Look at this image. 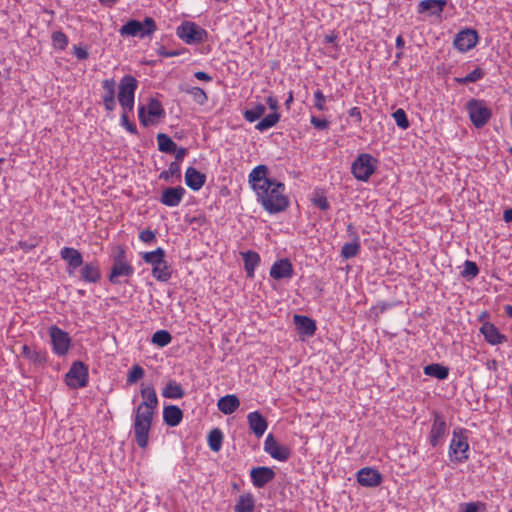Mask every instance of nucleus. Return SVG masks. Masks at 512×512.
Returning a JSON list of instances; mask_svg holds the SVG:
<instances>
[{"label":"nucleus","mask_w":512,"mask_h":512,"mask_svg":"<svg viewBox=\"0 0 512 512\" xmlns=\"http://www.w3.org/2000/svg\"><path fill=\"white\" fill-rule=\"evenodd\" d=\"M269 168L260 164L248 175V183L256 194L257 202L269 214H277L289 207V199L285 194L284 183L268 178Z\"/></svg>","instance_id":"nucleus-1"},{"label":"nucleus","mask_w":512,"mask_h":512,"mask_svg":"<svg viewBox=\"0 0 512 512\" xmlns=\"http://www.w3.org/2000/svg\"><path fill=\"white\" fill-rule=\"evenodd\" d=\"M138 88V81L132 75H125L121 78L120 83L118 85V102L122 108L121 115V125L126 128V130L136 135L138 133L137 127L134 123L130 122L128 119V113L132 112L134 109L135 102V92Z\"/></svg>","instance_id":"nucleus-2"},{"label":"nucleus","mask_w":512,"mask_h":512,"mask_svg":"<svg viewBox=\"0 0 512 512\" xmlns=\"http://www.w3.org/2000/svg\"><path fill=\"white\" fill-rule=\"evenodd\" d=\"M140 256L142 260L151 265L152 276L160 282H167L172 276V267L166 261V252L162 247H158L153 251L141 252Z\"/></svg>","instance_id":"nucleus-3"},{"label":"nucleus","mask_w":512,"mask_h":512,"mask_svg":"<svg viewBox=\"0 0 512 512\" xmlns=\"http://www.w3.org/2000/svg\"><path fill=\"white\" fill-rule=\"evenodd\" d=\"M154 413V411L139 406L133 410L134 440L140 448H146L148 445Z\"/></svg>","instance_id":"nucleus-4"},{"label":"nucleus","mask_w":512,"mask_h":512,"mask_svg":"<svg viewBox=\"0 0 512 512\" xmlns=\"http://www.w3.org/2000/svg\"><path fill=\"white\" fill-rule=\"evenodd\" d=\"M135 269L126 257V251L123 247L118 248V252L113 256V264L108 275L111 284H121V278H125L127 282L134 275Z\"/></svg>","instance_id":"nucleus-5"},{"label":"nucleus","mask_w":512,"mask_h":512,"mask_svg":"<svg viewBox=\"0 0 512 512\" xmlns=\"http://www.w3.org/2000/svg\"><path fill=\"white\" fill-rule=\"evenodd\" d=\"M379 160L369 153H360L351 165V173L361 182H368L376 172Z\"/></svg>","instance_id":"nucleus-6"},{"label":"nucleus","mask_w":512,"mask_h":512,"mask_svg":"<svg viewBox=\"0 0 512 512\" xmlns=\"http://www.w3.org/2000/svg\"><path fill=\"white\" fill-rule=\"evenodd\" d=\"M157 30L156 22L151 17H145L143 22L135 19L129 20L121 26L119 33L121 36H132L145 38L151 36Z\"/></svg>","instance_id":"nucleus-7"},{"label":"nucleus","mask_w":512,"mask_h":512,"mask_svg":"<svg viewBox=\"0 0 512 512\" xmlns=\"http://www.w3.org/2000/svg\"><path fill=\"white\" fill-rule=\"evenodd\" d=\"M469 119L476 128L485 126L491 116L492 111L484 100L470 99L466 104Z\"/></svg>","instance_id":"nucleus-8"},{"label":"nucleus","mask_w":512,"mask_h":512,"mask_svg":"<svg viewBox=\"0 0 512 512\" xmlns=\"http://www.w3.org/2000/svg\"><path fill=\"white\" fill-rule=\"evenodd\" d=\"M177 36L186 44H200L207 40L208 33L194 22H183L177 28Z\"/></svg>","instance_id":"nucleus-9"},{"label":"nucleus","mask_w":512,"mask_h":512,"mask_svg":"<svg viewBox=\"0 0 512 512\" xmlns=\"http://www.w3.org/2000/svg\"><path fill=\"white\" fill-rule=\"evenodd\" d=\"M469 444L467 436L462 430H454L449 445V456L456 463H463L468 459Z\"/></svg>","instance_id":"nucleus-10"},{"label":"nucleus","mask_w":512,"mask_h":512,"mask_svg":"<svg viewBox=\"0 0 512 512\" xmlns=\"http://www.w3.org/2000/svg\"><path fill=\"white\" fill-rule=\"evenodd\" d=\"M88 378L87 365L82 361H75L65 375V382L72 389H80L88 385Z\"/></svg>","instance_id":"nucleus-11"},{"label":"nucleus","mask_w":512,"mask_h":512,"mask_svg":"<svg viewBox=\"0 0 512 512\" xmlns=\"http://www.w3.org/2000/svg\"><path fill=\"white\" fill-rule=\"evenodd\" d=\"M49 336L51 338L52 351L57 356H65L71 348V338L69 334L56 325L49 327Z\"/></svg>","instance_id":"nucleus-12"},{"label":"nucleus","mask_w":512,"mask_h":512,"mask_svg":"<svg viewBox=\"0 0 512 512\" xmlns=\"http://www.w3.org/2000/svg\"><path fill=\"white\" fill-rule=\"evenodd\" d=\"M263 448L273 459L280 462L287 461L292 454L291 448L279 443L272 434L267 435Z\"/></svg>","instance_id":"nucleus-13"},{"label":"nucleus","mask_w":512,"mask_h":512,"mask_svg":"<svg viewBox=\"0 0 512 512\" xmlns=\"http://www.w3.org/2000/svg\"><path fill=\"white\" fill-rule=\"evenodd\" d=\"M447 424L444 416L439 412L433 413V421L428 436V441L432 447L442 445L446 435Z\"/></svg>","instance_id":"nucleus-14"},{"label":"nucleus","mask_w":512,"mask_h":512,"mask_svg":"<svg viewBox=\"0 0 512 512\" xmlns=\"http://www.w3.org/2000/svg\"><path fill=\"white\" fill-rule=\"evenodd\" d=\"M478 40L479 36L475 30L464 29L456 34L453 44L460 52H467L477 45Z\"/></svg>","instance_id":"nucleus-15"},{"label":"nucleus","mask_w":512,"mask_h":512,"mask_svg":"<svg viewBox=\"0 0 512 512\" xmlns=\"http://www.w3.org/2000/svg\"><path fill=\"white\" fill-rule=\"evenodd\" d=\"M275 476V471L267 466H257L250 470L251 482L258 489L265 487Z\"/></svg>","instance_id":"nucleus-16"},{"label":"nucleus","mask_w":512,"mask_h":512,"mask_svg":"<svg viewBox=\"0 0 512 512\" xmlns=\"http://www.w3.org/2000/svg\"><path fill=\"white\" fill-rule=\"evenodd\" d=\"M101 86L103 89L102 104L107 112H112L116 108V81L114 78L104 79Z\"/></svg>","instance_id":"nucleus-17"},{"label":"nucleus","mask_w":512,"mask_h":512,"mask_svg":"<svg viewBox=\"0 0 512 512\" xmlns=\"http://www.w3.org/2000/svg\"><path fill=\"white\" fill-rule=\"evenodd\" d=\"M269 274L275 280L291 279L294 275V268L288 258H282L272 264Z\"/></svg>","instance_id":"nucleus-18"},{"label":"nucleus","mask_w":512,"mask_h":512,"mask_svg":"<svg viewBox=\"0 0 512 512\" xmlns=\"http://www.w3.org/2000/svg\"><path fill=\"white\" fill-rule=\"evenodd\" d=\"M186 193L182 186L165 188L160 196V203L167 207H177Z\"/></svg>","instance_id":"nucleus-19"},{"label":"nucleus","mask_w":512,"mask_h":512,"mask_svg":"<svg viewBox=\"0 0 512 512\" xmlns=\"http://www.w3.org/2000/svg\"><path fill=\"white\" fill-rule=\"evenodd\" d=\"M80 267V280L84 283L96 284L101 280L102 274L97 260L83 262V265Z\"/></svg>","instance_id":"nucleus-20"},{"label":"nucleus","mask_w":512,"mask_h":512,"mask_svg":"<svg viewBox=\"0 0 512 512\" xmlns=\"http://www.w3.org/2000/svg\"><path fill=\"white\" fill-rule=\"evenodd\" d=\"M357 481L363 487H377L382 482V475L376 469L365 467L357 472Z\"/></svg>","instance_id":"nucleus-21"},{"label":"nucleus","mask_w":512,"mask_h":512,"mask_svg":"<svg viewBox=\"0 0 512 512\" xmlns=\"http://www.w3.org/2000/svg\"><path fill=\"white\" fill-rule=\"evenodd\" d=\"M60 256L67 263L69 275L82 266L84 262L82 254L72 247H63L60 250Z\"/></svg>","instance_id":"nucleus-22"},{"label":"nucleus","mask_w":512,"mask_h":512,"mask_svg":"<svg viewBox=\"0 0 512 512\" xmlns=\"http://www.w3.org/2000/svg\"><path fill=\"white\" fill-rule=\"evenodd\" d=\"M21 355L31 361L35 366H44L48 360L46 350L37 347H31L24 344L21 347Z\"/></svg>","instance_id":"nucleus-23"},{"label":"nucleus","mask_w":512,"mask_h":512,"mask_svg":"<svg viewBox=\"0 0 512 512\" xmlns=\"http://www.w3.org/2000/svg\"><path fill=\"white\" fill-rule=\"evenodd\" d=\"M293 321L299 335L311 337L315 334L316 323L308 316L295 314Z\"/></svg>","instance_id":"nucleus-24"},{"label":"nucleus","mask_w":512,"mask_h":512,"mask_svg":"<svg viewBox=\"0 0 512 512\" xmlns=\"http://www.w3.org/2000/svg\"><path fill=\"white\" fill-rule=\"evenodd\" d=\"M447 4V0H422L417 6L420 14L428 13L431 16H441Z\"/></svg>","instance_id":"nucleus-25"},{"label":"nucleus","mask_w":512,"mask_h":512,"mask_svg":"<svg viewBox=\"0 0 512 512\" xmlns=\"http://www.w3.org/2000/svg\"><path fill=\"white\" fill-rule=\"evenodd\" d=\"M247 422L250 430L258 438L264 435L268 427L267 420L258 411L248 413Z\"/></svg>","instance_id":"nucleus-26"},{"label":"nucleus","mask_w":512,"mask_h":512,"mask_svg":"<svg viewBox=\"0 0 512 512\" xmlns=\"http://www.w3.org/2000/svg\"><path fill=\"white\" fill-rule=\"evenodd\" d=\"M480 332L491 345H499L506 341V336L500 333L493 323L485 322L481 326Z\"/></svg>","instance_id":"nucleus-27"},{"label":"nucleus","mask_w":512,"mask_h":512,"mask_svg":"<svg viewBox=\"0 0 512 512\" xmlns=\"http://www.w3.org/2000/svg\"><path fill=\"white\" fill-rule=\"evenodd\" d=\"M206 175L194 167H188L185 171V183L193 191H199L205 184Z\"/></svg>","instance_id":"nucleus-28"},{"label":"nucleus","mask_w":512,"mask_h":512,"mask_svg":"<svg viewBox=\"0 0 512 512\" xmlns=\"http://www.w3.org/2000/svg\"><path fill=\"white\" fill-rule=\"evenodd\" d=\"M244 261V269L248 278H253L256 268L259 266L261 258L255 251H246L240 253Z\"/></svg>","instance_id":"nucleus-29"},{"label":"nucleus","mask_w":512,"mask_h":512,"mask_svg":"<svg viewBox=\"0 0 512 512\" xmlns=\"http://www.w3.org/2000/svg\"><path fill=\"white\" fill-rule=\"evenodd\" d=\"M240 406L239 398L234 394H228L218 400L217 407L225 415L234 413Z\"/></svg>","instance_id":"nucleus-30"},{"label":"nucleus","mask_w":512,"mask_h":512,"mask_svg":"<svg viewBox=\"0 0 512 512\" xmlns=\"http://www.w3.org/2000/svg\"><path fill=\"white\" fill-rule=\"evenodd\" d=\"M183 419L182 410L176 405H168L163 409V420L170 427L178 426Z\"/></svg>","instance_id":"nucleus-31"},{"label":"nucleus","mask_w":512,"mask_h":512,"mask_svg":"<svg viewBox=\"0 0 512 512\" xmlns=\"http://www.w3.org/2000/svg\"><path fill=\"white\" fill-rule=\"evenodd\" d=\"M141 396L143 401L138 406L155 412L158 407V397L155 389L152 386L143 387Z\"/></svg>","instance_id":"nucleus-32"},{"label":"nucleus","mask_w":512,"mask_h":512,"mask_svg":"<svg viewBox=\"0 0 512 512\" xmlns=\"http://www.w3.org/2000/svg\"><path fill=\"white\" fill-rule=\"evenodd\" d=\"M255 497L251 492H246L239 495L234 506V512H254Z\"/></svg>","instance_id":"nucleus-33"},{"label":"nucleus","mask_w":512,"mask_h":512,"mask_svg":"<svg viewBox=\"0 0 512 512\" xmlns=\"http://www.w3.org/2000/svg\"><path fill=\"white\" fill-rule=\"evenodd\" d=\"M162 396L167 399H181L184 396L182 386L175 380H169L162 390Z\"/></svg>","instance_id":"nucleus-34"},{"label":"nucleus","mask_w":512,"mask_h":512,"mask_svg":"<svg viewBox=\"0 0 512 512\" xmlns=\"http://www.w3.org/2000/svg\"><path fill=\"white\" fill-rule=\"evenodd\" d=\"M361 249L360 239L355 235L352 242L345 243L341 248V257L344 259H351L356 257Z\"/></svg>","instance_id":"nucleus-35"},{"label":"nucleus","mask_w":512,"mask_h":512,"mask_svg":"<svg viewBox=\"0 0 512 512\" xmlns=\"http://www.w3.org/2000/svg\"><path fill=\"white\" fill-rule=\"evenodd\" d=\"M424 374L438 380H445L449 375V369L441 364L433 363L424 367Z\"/></svg>","instance_id":"nucleus-36"},{"label":"nucleus","mask_w":512,"mask_h":512,"mask_svg":"<svg viewBox=\"0 0 512 512\" xmlns=\"http://www.w3.org/2000/svg\"><path fill=\"white\" fill-rule=\"evenodd\" d=\"M280 120V114L278 112H272L262 118L255 126L256 130L264 132L274 127Z\"/></svg>","instance_id":"nucleus-37"},{"label":"nucleus","mask_w":512,"mask_h":512,"mask_svg":"<svg viewBox=\"0 0 512 512\" xmlns=\"http://www.w3.org/2000/svg\"><path fill=\"white\" fill-rule=\"evenodd\" d=\"M159 151L163 153H174L176 151V143L166 134L159 133L156 137Z\"/></svg>","instance_id":"nucleus-38"},{"label":"nucleus","mask_w":512,"mask_h":512,"mask_svg":"<svg viewBox=\"0 0 512 512\" xmlns=\"http://www.w3.org/2000/svg\"><path fill=\"white\" fill-rule=\"evenodd\" d=\"M208 446L213 452H218L222 448L223 433L219 428L212 429L208 434Z\"/></svg>","instance_id":"nucleus-39"},{"label":"nucleus","mask_w":512,"mask_h":512,"mask_svg":"<svg viewBox=\"0 0 512 512\" xmlns=\"http://www.w3.org/2000/svg\"><path fill=\"white\" fill-rule=\"evenodd\" d=\"M265 111H266L265 105L258 103L256 105H254L252 108H250L244 112V118L248 122L253 123V122L257 121L258 119H260L264 115Z\"/></svg>","instance_id":"nucleus-40"},{"label":"nucleus","mask_w":512,"mask_h":512,"mask_svg":"<svg viewBox=\"0 0 512 512\" xmlns=\"http://www.w3.org/2000/svg\"><path fill=\"white\" fill-rule=\"evenodd\" d=\"M485 75V72L480 68H475L472 72L467 74L465 77H456L455 81L458 84L474 83L481 80Z\"/></svg>","instance_id":"nucleus-41"},{"label":"nucleus","mask_w":512,"mask_h":512,"mask_svg":"<svg viewBox=\"0 0 512 512\" xmlns=\"http://www.w3.org/2000/svg\"><path fill=\"white\" fill-rule=\"evenodd\" d=\"M151 341L159 347H165L171 343L172 336L167 330H158L153 334Z\"/></svg>","instance_id":"nucleus-42"},{"label":"nucleus","mask_w":512,"mask_h":512,"mask_svg":"<svg viewBox=\"0 0 512 512\" xmlns=\"http://www.w3.org/2000/svg\"><path fill=\"white\" fill-rule=\"evenodd\" d=\"M171 177H181L180 164L177 162H171L168 169L159 174V179L164 181H169Z\"/></svg>","instance_id":"nucleus-43"},{"label":"nucleus","mask_w":512,"mask_h":512,"mask_svg":"<svg viewBox=\"0 0 512 512\" xmlns=\"http://www.w3.org/2000/svg\"><path fill=\"white\" fill-rule=\"evenodd\" d=\"M185 92L189 94L193 98V100L199 105H204L208 101L207 94L200 87H189L185 90Z\"/></svg>","instance_id":"nucleus-44"},{"label":"nucleus","mask_w":512,"mask_h":512,"mask_svg":"<svg viewBox=\"0 0 512 512\" xmlns=\"http://www.w3.org/2000/svg\"><path fill=\"white\" fill-rule=\"evenodd\" d=\"M148 115L151 117L161 118L165 115L164 108L160 101L151 98L148 103Z\"/></svg>","instance_id":"nucleus-45"},{"label":"nucleus","mask_w":512,"mask_h":512,"mask_svg":"<svg viewBox=\"0 0 512 512\" xmlns=\"http://www.w3.org/2000/svg\"><path fill=\"white\" fill-rule=\"evenodd\" d=\"M145 375L144 369L140 365H134L128 372L126 382L128 385L135 384Z\"/></svg>","instance_id":"nucleus-46"},{"label":"nucleus","mask_w":512,"mask_h":512,"mask_svg":"<svg viewBox=\"0 0 512 512\" xmlns=\"http://www.w3.org/2000/svg\"><path fill=\"white\" fill-rule=\"evenodd\" d=\"M54 48L64 50L68 46V37L62 31H55L51 36Z\"/></svg>","instance_id":"nucleus-47"},{"label":"nucleus","mask_w":512,"mask_h":512,"mask_svg":"<svg viewBox=\"0 0 512 512\" xmlns=\"http://www.w3.org/2000/svg\"><path fill=\"white\" fill-rule=\"evenodd\" d=\"M459 512H486V504L480 501L463 503Z\"/></svg>","instance_id":"nucleus-48"},{"label":"nucleus","mask_w":512,"mask_h":512,"mask_svg":"<svg viewBox=\"0 0 512 512\" xmlns=\"http://www.w3.org/2000/svg\"><path fill=\"white\" fill-rule=\"evenodd\" d=\"M479 273L478 266L475 262L466 260L464 262V268L461 272V275L465 278H475Z\"/></svg>","instance_id":"nucleus-49"},{"label":"nucleus","mask_w":512,"mask_h":512,"mask_svg":"<svg viewBox=\"0 0 512 512\" xmlns=\"http://www.w3.org/2000/svg\"><path fill=\"white\" fill-rule=\"evenodd\" d=\"M393 119L396 122L397 126L401 129L405 130L409 127V120L407 118L406 112L399 108L393 114Z\"/></svg>","instance_id":"nucleus-50"},{"label":"nucleus","mask_w":512,"mask_h":512,"mask_svg":"<svg viewBox=\"0 0 512 512\" xmlns=\"http://www.w3.org/2000/svg\"><path fill=\"white\" fill-rule=\"evenodd\" d=\"M314 97V107L319 111H327L328 108L326 106V97L320 89H317L313 93Z\"/></svg>","instance_id":"nucleus-51"},{"label":"nucleus","mask_w":512,"mask_h":512,"mask_svg":"<svg viewBox=\"0 0 512 512\" xmlns=\"http://www.w3.org/2000/svg\"><path fill=\"white\" fill-rule=\"evenodd\" d=\"M40 242V238L38 237H30L29 239L27 240H21L17 243V246L24 250L25 252H29L31 251L33 248H35L36 246H38Z\"/></svg>","instance_id":"nucleus-52"},{"label":"nucleus","mask_w":512,"mask_h":512,"mask_svg":"<svg viewBox=\"0 0 512 512\" xmlns=\"http://www.w3.org/2000/svg\"><path fill=\"white\" fill-rule=\"evenodd\" d=\"M139 239L143 243L151 244L156 241V233L151 229H145L139 233Z\"/></svg>","instance_id":"nucleus-53"},{"label":"nucleus","mask_w":512,"mask_h":512,"mask_svg":"<svg viewBox=\"0 0 512 512\" xmlns=\"http://www.w3.org/2000/svg\"><path fill=\"white\" fill-rule=\"evenodd\" d=\"M310 123L313 125L314 128L318 130H325L329 127V121L326 119H321L316 116L310 117Z\"/></svg>","instance_id":"nucleus-54"},{"label":"nucleus","mask_w":512,"mask_h":512,"mask_svg":"<svg viewBox=\"0 0 512 512\" xmlns=\"http://www.w3.org/2000/svg\"><path fill=\"white\" fill-rule=\"evenodd\" d=\"M157 53H158V55L165 57V58L176 57L181 54L180 51H178V50H167L164 46H161L157 50Z\"/></svg>","instance_id":"nucleus-55"},{"label":"nucleus","mask_w":512,"mask_h":512,"mask_svg":"<svg viewBox=\"0 0 512 512\" xmlns=\"http://www.w3.org/2000/svg\"><path fill=\"white\" fill-rule=\"evenodd\" d=\"M349 116L354 119V122L359 125L362 121V113L359 107H352L349 112Z\"/></svg>","instance_id":"nucleus-56"},{"label":"nucleus","mask_w":512,"mask_h":512,"mask_svg":"<svg viewBox=\"0 0 512 512\" xmlns=\"http://www.w3.org/2000/svg\"><path fill=\"white\" fill-rule=\"evenodd\" d=\"M73 50L75 57L79 60H85L89 56L88 51L81 46H74Z\"/></svg>","instance_id":"nucleus-57"},{"label":"nucleus","mask_w":512,"mask_h":512,"mask_svg":"<svg viewBox=\"0 0 512 512\" xmlns=\"http://www.w3.org/2000/svg\"><path fill=\"white\" fill-rule=\"evenodd\" d=\"M314 204L320 209V210H323V211H326L329 209L330 207V204L328 202V200L325 198V197H319L317 199L314 200Z\"/></svg>","instance_id":"nucleus-58"},{"label":"nucleus","mask_w":512,"mask_h":512,"mask_svg":"<svg viewBox=\"0 0 512 512\" xmlns=\"http://www.w3.org/2000/svg\"><path fill=\"white\" fill-rule=\"evenodd\" d=\"M175 153V161L180 164V162L184 159V157L188 154V150L184 147L177 148Z\"/></svg>","instance_id":"nucleus-59"},{"label":"nucleus","mask_w":512,"mask_h":512,"mask_svg":"<svg viewBox=\"0 0 512 512\" xmlns=\"http://www.w3.org/2000/svg\"><path fill=\"white\" fill-rule=\"evenodd\" d=\"M266 103L268 105V107L273 111V112H277L278 108H279V102H278V99L274 96H268L267 99H266Z\"/></svg>","instance_id":"nucleus-60"},{"label":"nucleus","mask_w":512,"mask_h":512,"mask_svg":"<svg viewBox=\"0 0 512 512\" xmlns=\"http://www.w3.org/2000/svg\"><path fill=\"white\" fill-rule=\"evenodd\" d=\"M138 117H139L140 123L144 127H147L149 125L150 121L145 116V107L144 106H140L139 107V109H138Z\"/></svg>","instance_id":"nucleus-61"},{"label":"nucleus","mask_w":512,"mask_h":512,"mask_svg":"<svg viewBox=\"0 0 512 512\" xmlns=\"http://www.w3.org/2000/svg\"><path fill=\"white\" fill-rule=\"evenodd\" d=\"M194 76L196 79L200 80V81H205V82H211L212 81V76H210L208 73L204 72V71H197L194 73Z\"/></svg>","instance_id":"nucleus-62"},{"label":"nucleus","mask_w":512,"mask_h":512,"mask_svg":"<svg viewBox=\"0 0 512 512\" xmlns=\"http://www.w3.org/2000/svg\"><path fill=\"white\" fill-rule=\"evenodd\" d=\"M336 40H337V35L335 33L325 35V37H324L325 43H335Z\"/></svg>","instance_id":"nucleus-63"},{"label":"nucleus","mask_w":512,"mask_h":512,"mask_svg":"<svg viewBox=\"0 0 512 512\" xmlns=\"http://www.w3.org/2000/svg\"><path fill=\"white\" fill-rule=\"evenodd\" d=\"M503 218L506 222H512V208L504 211Z\"/></svg>","instance_id":"nucleus-64"}]
</instances>
